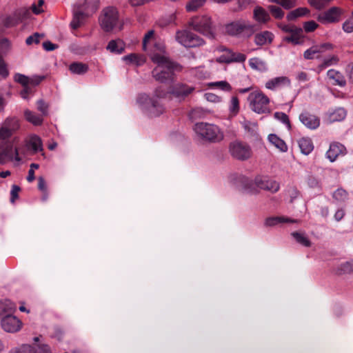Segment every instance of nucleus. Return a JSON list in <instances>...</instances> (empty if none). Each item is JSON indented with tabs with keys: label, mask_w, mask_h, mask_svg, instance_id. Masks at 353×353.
Returning a JSON list of instances; mask_svg holds the SVG:
<instances>
[{
	"label": "nucleus",
	"mask_w": 353,
	"mask_h": 353,
	"mask_svg": "<svg viewBox=\"0 0 353 353\" xmlns=\"http://www.w3.org/2000/svg\"><path fill=\"white\" fill-rule=\"evenodd\" d=\"M347 196V192L343 189H337L333 194V198L339 201H345Z\"/></svg>",
	"instance_id": "de8ad7c7"
},
{
	"label": "nucleus",
	"mask_w": 353,
	"mask_h": 353,
	"mask_svg": "<svg viewBox=\"0 0 353 353\" xmlns=\"http://www.w3.org/2000/svg\"><path fill=\"white\" fill-rule=\"evenodd\" d=\"M292 236L294 238L297 243L305 247H310L312 245L311 241L304 234L294 232L292 233Z\"/></svg>",
	"instance_id": "4c0bfd02"
},
{
	"label": "nucleus",
	"mask_w": 353,
	"mask_h": 353,
	"mask_svg": "<svg viewBox=\"0 0 353 353\" xmlns=\"http://www.w3.org/2000/svg\"><path fill=\"white\" fill-rule=\"evenodd\" d=\"M154 34V30H150V31H148L145 34V36L143 37V50H145V51L146 50L147 43H148V42L149 41L150 39L153 38Z\"/></svg>",
	"instance_id": "e2e57ef3"
},
{
	"label": "nucleus",
	"mask_w": 353,
	"mask_h": 353,
	"mask_svg": "<svg viewBox=\"0 0 353 353\" xmlns=\"http://www.w3.org/2000/svg\"><path fill=\"white\" fill-rule=\"evenodd\" d=\"M310 12V10L306 8H299L290 12L287 15V19L289 21H292L298 17H303Z\"/></svg>",
	"instance_id": "e433bc0d"
},
{
	"label": "nucleus",
	"mask_w": 353,
	"mask_h": 353,
	"mask_svg": "<svg viewBox=\"0 0 353 353\" xmlns=\"http://www.w3.org/2000/svg\"><path fill=\"white\" fill-rule=\"evenodd\" d=\"M14 80L21 83L23 87L29 86V77L23 74H17L14 77Z\"/></svg>",
	"instance_id": "864d4df0"
},
{
	"label": "nucleus",
	"mask_w": 353,
	"mask_h": 353,
	"mask_svg": "<svg viewBox=\"0 0 353 353\" xmlns=\"http://www.w3.org/2000/svg\"><path fill=\"white\" fill-rule=\"evenodd\" d=\"M274 38V34L269 31H263L260 33H257L254 36V43L256 45L262 46L265 45L270 44Z\"/></svg>",
	"instance_id": "5701e85b"
},
{
	"label": "nucleus",
	"mask_w": 353,
	"mask_h": 353,
	"mask_svg": "<svg viewBox=\"0 0 353 353\" xmlns=\"http://www.w3.org/2000/svg\"><path fill=\"white\" fill-rule=\"evenodd\" d=\"M43 79V76H34L31 78L29 77V86H36L39 85Z\"/></svg>",
	"instance_id": "0e129e2a"
},
{
	"label": "nucleus",
	"mask_w": 353,
	"mask_h": 353,
	"mask_svg": "<svg viewBox=\"0 0 353 353\" xmlns=\"http://www.w3.org/2000/svg\"><path fill=\"white\" fill-rule=\"evenodd\" d=\"M37 348L39 353H50V347L47 344H39Z\"/></svg>",
	"instance_id": "774afa93"
},
{
	"label": "nucleus",
	"mask_w": 353,
	"mask_h": 353,
	"mask_svg": "<svg viewBox=\"0 0 353 353\" xmlns=\"http://www.w3.org/2000/svg\"><path fill=\"white\" fill-rule=\"evenodd\" d=\"M30 15V11L29 9L26 8H20L15 12L14 17H9L6 19L5 25L8 27L13 26L17 24L20 21L28 18Z\"/></svg>",
	"instance_id": "6ab92c4d"
},
{
	"label": "nucleus",
	"mask_w": 353,
	"mask_h": 353,
	"mask_svg": "<svg viewBox=\"0 0 353 353\" xmlns=\"http://www.w3.org/2000/svg\"><path fill=\"white\" fill-rule=\"evenodd\" d=\"M15 309L14 304L10 301H0V315L11 312Z\"/></svg>",
	"instance_id": "79ce46f5"
},
{
	"label": "nucleus",
	"mask_w": 353,
	"mask_h": 353,
	"mask_svg": "<svg viewBox=\"0 0 353 353\" xmlns=\"http://www.w3.org/2000/svg\"><path fill=\"white\" fill-rule=\"evenodd\" d=\"M99 21L101 28L104 31L110 32L118 23L119 12L115 8H105L103 10Z\"/></svg>",
	"instance_id": "1a4fd4ad"
},
{
	"label": "nucleus",
	"mask_w": 353,
	"mask_h": 353,
	"mask_svg": "<svg viewBox=\"0 0 353 353\" xmlns=\"http://www.w3.org/2000/svg\"><path fill=\"white\" fill-rule=\"evenodd\" d=\"M37 110L41 112L42 115L48 114V105L43 99L37 101Z\"/></svg>",
	"instance_id": "3c124183"
},
{
	"label": "nucleus",
	"mask_w": 353,
	"mask_h": 353,
	"mask_svg": "<svg viewBox=\"0 0 353 353\" xmlns=\"http://www.w3.org/2000/svg\"><path fill=\"white\" fill-rule=\"evenodd\" d=\"M84 19V13L78 6L74 10V19L71 23L72 28H78L81 23V21Z\"/></svg>",
	"instance_id": "f704fd0d"
},
{
	"label": "nucleus",
	"mask_w": 353,
	"mask_h": 353,
	"mask_svg": "<svg viewBox=\"0 0 353 353\" xmlns=\"http://www.w3.org/2000/svg\"><path fill=\"white\" fill-rule=\"evenodd\" d=\"M333 49V45L330 43H324L320 45H316L311 47L304 52L303 57L305 59H313L318 58L316 54L323 53L327 50Z\"/></svg>",
	"instance_id": "dca6fc26"
},
{
	"label": "nucleus",
	"mask_w": 353,
	"mask_h": 353,
	"mask_svg": "<svg viewBox=\"0 0 353 353\" xmlns=\"http://www.w3.org/2000/svg\"><path fill=\"white\" fill-rule=\"evenodd\" d=\"M43 47L46 51H52L58 48V46L47 41L43 43Z\"/></svg>",
	"instance_id": "69168bd1"
},
{
	"label": "nucleus",
	"mask_w": 353,
	"mask_h": 353,
	"mask_svg": "<svg viewBox=\"0 0 353 353\" xmlns=\"http://www.w3.org/2000/svg\"><path fill=\"white\" fill-rule=\"evenodd\" d=\"M194 130L202 139L208 142H218L223 139V135L218 126L208 123H197Z\"/></svg>",
	"instance_id": "20e7f679"
},
{
	"label": "nucleus",
	"mask_w": 353,
	"mask_h": 353,
	"mask_svg": "<svg viewBox=\"0 0 353 353\" xmlns=\"http://www.w3.org/2000/svg\"><path fill=\"white\" fill-rule=\"evenodd\" d=\"M43 3H44L43 0H39L37 5L35 3H33L31 6L32 11L36 14H39L41 13L43 11L42 9V6L43 5Z\"/></svg>",
	"instance_id": "13d9d810"
},
{
	"label": "nucleus",
	"mask_w": 353,
	"mask_h": 353,
	"mask_svg": "<svg viewBox=\"0 0 353 353\" xmlns=\"http://www.w3.org/2000/svg\"><path fill=\"white\" fill-rule=\"evenodd\" d=\"M12 49L11 42L6 38L0 40V56L7 54Z\"/></svg>",
	"instance_id": "a19ab883"
},
{
	"label": "nucleus",
	"mask_w": 353,
	"mask_h": 353,
	"mask_svg": "<svg viewBox=\"0 0 353 353\" xmlns=\"http://www.w3.org/2000/svg\"><path fill=\"white\" fill-rule=\"evenodd\" d=\"M327 77L330 80H332L333 85L344 87L346 85V80L343 74L338 70L330 69L327 72Z\"/></svg>",
	"instance_id": "4be33fe9"
},
{
	"label": "nucleus",
	"mask_w": 353,
	"mask_h": 353,
	"mask_svg": "<svg viewBox=\"0 0 353 353\" xmlns=\"http://www.w3.org/2000/svg\"><path fill=\"white\" fill-rule=\"evenodd\" d=\"M339 61V58L336 55L333 54L332 56L327 57L324 58L323 59L321 63H320L318 65V67H317L318 72H320L323 71L324 69H325L330 66L337 65Z\"/></svg>",
	"instance_id": "c85d7f7f"
},
{
	"label": "nucleus",
	"mask_w": 353,
	"mask_h": 353,
	"mask_svg": "<svg viewBox=\"0 0 353 353\" xmlns=\"http://www.w3.org/2000/svg\"><path fill=\"white\" fill-rule=\"evenodd\" d=\"M9 353H37V350L30 345L23 344L20 347L12 349Z\"/></svg>",
	"instance_id": "58836bf2"
},
{
	"label": "nucleus",
	"mask_w": 353,
	"mask_h": 353,
	"mask_svg": "<svg viewBox=\"0 0 353 353\" xmlns=\"http://www.w3.org/2000/svg\"><path fill=\"white\" fill-rule=\"evenodd\" d=\"M239 183L244 191L250 194L256 193L257 188L273 193L279 190V184L276 181L270 180L266 176H256L253 181L243 176L239 178Z\"/></svg>",
	"instance_id": "f03ea898"
},
{
	"label": "nucleus",
	"mask_w": 353,
	"mask_h": 353,
	"mask_svg": "<svg viewBox=\"0 0 353 353\" xmlns=\"http://www.w3.org/2000/svg\"><path fill=\"white\" fill-rule=\"evenodd\" d=\"M176 39L185 48H195L204 43V40L202 38L186 30L177 31Z\"/></svg>",
	"instance_id": "9d476101"
},
{
	"label": "nucleus",
	"mask_w": 353,
	"mask_h": 353,
	"mask_svg": "<svg viewBox=\"0 0 353 353\" xmlns=\"http://www.w3.org/2000/svg\"><path fill=\"white\" fill-rule=\"evenodd\" d=\"M123 59L128 63H135L137 65H140L143 62V60L135 54L125 56Z\"/></svg>",
	"instance_id": "c03bdc74"
},
{
	"label": "nucleus",
	"mask_w": 353,
	"mask_h": 353,
	"mask_svg": "<svg viewBox=\"0 0 353 353\" xmlns=\"http://www.w3.org/2000/svg\"><path fill=\"white\" fill-rule=\"evenodd\" d=\"M209 86L216 88L223 91H230L232 89L231 85L225 81L212 82L209 83Z\"/></svg>",
	"instance_id": "37998d69"
},
{
	"label": "nucleus",
	"mask_w": 353,
	"mask_h": 353,
	"mask_svg": "<svg viewBox=\"0 0 353 353\" xmlns=\"http://www.w3.org/2000/svg\"><path fill=\"white\" fill-rule=\"evenodd\" d=\"M230 152L234 158L240 161H245L252 156V150L250 145L239 141L230 143Z\"/></svg>",
	"instance_id": "9b49d317"
},
{
	"label": "nucleus",
	"mask_w": 353,
	"mask_h": 353,
	"mask_svg": "<svg viewBox=\"0 0 353 353\" xmlns=\"http://www.w3.org/2000/svg\"><path fill=\"white\" fill-rule=\"evenodd\" d=\"M20 188L17 185H13L12 186V190L10 192L11 197H10V201L12 203H14L15 200L18 198V194L20 191Z\"/></svg>",
	"instance_id": "052dcab7"
},
{
	"label": "nucleus",
	"mask_w": 353,
	"mask_h": 353,
	"mask_svg": "<svg viewBox=\"0 0 353 353\" xmlns=\"http://www.w3.org/2000/svg\"><path fill=\"white\" fill-rule=\"evenodd\" d=\"M244 129L250 134L252 136H254L256 134L258 125L256 123H252L248 120H244L241 123Z\"/></svg>",
	"instance_id": "ea45409f"
},
{
	"label": "nucleus",
	"mask_w": 353,
	"mask_h": 353,
	"mask_svg": "<svg viewBox=\"0 0 353 353\" xmlns=\"http://www.w3.org/2000/svg\"><path fill=\"white\" fill-rule=\"evenodd\" d=\"M43 34H39L38 32L34 33L32 35L29 36L26 40V43L27 45H31L33 43L38 44L39 43L41 39L44 37Z\"/></svg>",
	"instance_id": "a18cd8bd"
},
{
	"label": "nucleus",
	"mask_w": 353,
	"mask_h": 353,
	"mask_svg": "<svg viewBox=\"0 0 353 353\" xmlns=\"http://www.w3.org/2000/svg\"><path fill=\"white\" fill-rule=\"evenodd\" d=\"M205 99L208 101L216 103L220 101V97L212 93H206L205 94Z\"/></svg>",
	"instance_id": "338daca9"
},
{
	"label": "nucleus",
	"mask_w": 353,
	"mask_h": 353,
	"mask_svg": "<svg viewBox=\"0 0 353 353\" xmlns=\"http://www.w3.org/2000/svg\"><path fill=\"white\" fill-rule=\"evenodd\" d=\"M230 112L233 114H236L239 110V102L236 97H232L231 99Z\"/></svg>",
	"instance_id": "603ef678"
},
{
	"label": "nucleus",
	"mask_w": 353,
	"mask_h": 353,
	"mask_svg": "<svg viewBox=\"0 0 353 353\" xmlns=\"http://www.w3.org/2000/svg\"><path fill=\"white\" fill-rule=\"evenodd\" d=\"M3 149L0 150V164H5L8 161H12L14 159L17 161H19L21 159L19 157L18 150L14 148L12 144L8 143Z\"/></svg>",
	"instance_id": "4468645a"
},
{
	"label": "nucleus",
	"mask_w": 353,
	"mask_h": 353,
	"mask_svg": "<svg viewBox=\"0 0 353 353\" xmlns=\"http://www.w3.org/2000/svg\"><path fill=\"white\" fill-rule=\"evenodd\" d=\"M69 70L75 74H84L88 71V65L81 62H74L70 65Z\"/></svg>",
	"instance_id": "7c9ffc66"
},
{
	"label": "nucleus",
	"mask_w": 353,
	"mask_h": 353,
	"mask_svg": "<svg viewBox=\"0 0 353 353\" xmlns=\"http://www.w3.org/2000/svg\"><path fill=\"white\" fill-rule=\"evenodd\" d=\"M164 51L165 47L163 45L160 43L154 45L151 59L157 65L153 69L152 74L157 81L161 83H168L174 79V70H180V68L168 57L161 54V52H164Z\"/></svg>",
	"instance_id": "f257e3e1"
},
{
	"label": "nucleus",
	"mask_w": 353,
	"mask_h": 353,
	"mask_svg": "<svg viewBox=\"0 0 353 353\" xmlns=\"http://www.w3.org/2000/svg\"><path fill=\"white\" fill-rule=\"evenodd\" d=\"M298 143L301 152L305 155L309 154L314 149L312 141L309 138H301Z\"/></svg>",
	"instance_id": "c756f323"
},
{
	"label": "nucleus",
	"mask_w": 353,
	"mask_h": 353,
	"mask_svg": "<svg viewBox=\"0 0 353 353\" xmlns=\"http://www.w3.org/2000/svg\"><path fill=\"white\" fill-rule=\"evenodd\" d=\"M19 120L16 117L6 118L0 125V146L10 143V139L19 129Z\"/></svg>",
	"instance_id": "423d86ee"
},
{
	"label": "nucleus",
	"mask_w": 353,
	"mask_h": 353,
	"mask_svg": "<svg viewBox=\"0 0 353 353\" xmlns=\"http://www.w3.org/2000/svg\"><path fill=\"white\" fill-rule=\"evenodd\" d=\"M318 26L319 25L314 21H309L305 22L303 24V28L306 32H311L314 31Z\"/></svg>",
	"instance_id": "5fc2aeb1"
},
{
	"label": "nucleus",
	"mask_w": 353,
	"mask_h": 353,
	"mask_svg": "<svg viewBox=\"0 0 353 353\" xmlns=\"http://www.w3.org/2000/svg\"><path fill=\"white\" fill-rule=\"evenodd\" d=\"M274 117L277 120L281 121L282 123L285 124L288 129L291 128L290 122L288 116L283 112H276L274 113Z\"/></svg>",
	"instance_id": "49530a36"
},
{
	"label": "nucleus",
	"mask_w": 353,
	"mask_h": 353,
	"mask_svg": "<svg viewBox=\"0 0 353 353\" xmlns=\"http://www.w3.org/2000/svg\"><path fill=\"white\" fill-rule=\"evenodd\" d=\"M24 116L27 121L35 125H41L43 122V119L41 117L36 114L34 112L29 110H25Z\"/></svg>",
	"instance_id": "c9c22d12"
},
{
	"label": "nucleus",
	"mask_w": 353,
	"mask_h": 353,
	"mask_svg": "<svg viewBox=\"0 0 353 353\" xmlns=\"http://www.w3.org/2000/svg\"><path fill=\"white\" fill-rule=\"evenodd\" d=\"M352 270V265L348 263H344L340 265L339 268V274H346L349 273Z\"/></svg>",
	"instance_id": "4d7b16f0"
},
{
	"label": "nucleus",
	"mask_w": 353,
	"mask_h": 353,
	"mask_svg": "<svg viewBox=\"0 0 353 353\" xmlns=\"http://www.w3.org/2000/svg\"><path fill=\"white\" fill-rule=\"evenodd\" d=\"M189 24L195 31L210 39L214 38L216 27L210 17L203 15L192 17Z\"/></svg>",
	"instance_id": "39448f33"
},
{
	"label": "nucleus",
	"mask_w": 353,
	"mask_h": 353,
	"mask_svg": "<svg viewBox=\"0 0 353 353\" xmlns=\"http://www.w3.org/2000/svg\"><path fill=\"white\" fill-rule=\"evenodd\" d=\"M226 32L232 36L250 37L255 31V25L245 21H237L225 26Z\"/></svg>",
	"instance_id": "6e6552de"
},
{
	"label": "nucleus",
	"mask_w": 353,
	"mask_h": 353,
	"mask_svg": "<svg viewBox=\"0 0 353 353\" xmlns=\"http://www.w3.org/2000/svg\"><path fill=\"white\" fill-rule=\"evenodd\" d=\"M290 81L286 77H278L268 80L265 83V88L268 90H274L283 87H290Z\"/></svg>",
	"instance_id": "aec40b11"
},
{
	"label": "nucleus",
	"mask_w": 353,
	"mask_h": 353,
	"mask_svg": "<svg viewBox=\"0 0 353 353\" xmlns=\"http://www.w3.org/2000/svg\"><path fill=\"white\" fill-rule=\"evenodd\" d=\"M299 119L305 127L312 130L317 128L320 125L319 118L306 111L300 114Z\"/></svg>",
	"instance_id": "f3484780"
},
{
	"label": "nucleus",
	"mask_w": 353,
	"mask_h": 353,
	"mask_svg": "<svg viewBox=\"0 0 353 353\" xmlns=\"http://www.w3.org/2000/svg\"><path fill=\"white\" fill-rule=\"evenodd\" d=\"M268 10L276 19H282L284 16V12L278 6L270 5Z\"/></svg>",
	"instance_id": "09e8293b"
},
{
	"label": "nucleus",
	"mask_w": 353,
	"mask_h": 353,
	"mask_svg": "<svg viewBox=\"0 0 353 353\" xmlns=\"http://www.w3.org/2000/svg\"><path fill=\"white\" fill-rule=\"evenodd\" d=\"M280 5L285 9L289 10L296 6V0H282Z\"/></svg>",
	"instance_id": "bf43d9fd"
},
{
	"label": "nucleus",
	"mask_w": 353,
	"mask_h": 353,
	"mask_svg": "<svg viewBox=\"0 0 353 353\" xmlns=\"http://www.w3.org/2000/svg\"><path fill=\"white\" fill-rule=\"evenodd\" d=\"M0 75L6 78L8 75V70L7 66L1 56H0Z\"/></svg>",
	"instance_id": "680f3d73"
},
{
	"label": "nucleus",
	"mask_w": 353,
	"mask_h": 353,
	"mask_svg": "<svg viewBox=\"0 0 353 353\" xmlns=\"http://www.w3.org/2000/svg\"><path fill=\"white\" fill-rule=\"evenodd\" d=\"M253 17L259 23H266L270 20L268 11L261 6H256L253 11Z\"/></svg>",
	"instance_id": "a878e982"
},
{
	"label": "nucleus",
	"mask_w": 353,
	"mask_h": 353,
	"mask_svg": "<svg viewBox=\"0 0 353 353\" xmlns=\"http://www.w3.org/2000/svg\"><path fill=\"white\" fill-rule=\"evenodd\" d=\"M297 219H292L285 216H271L265 220L264 225L266 227H273L283 223H298Z\"/></svg>",
	"instance_id": "393cba45"
},
{
	"label": "nucleus",
	"mask_w": 353,
	"mask_h": 353,
	"mask_svg": "<svg viewBox=\"0 0 353 353\" xmlns=\"http://www.w3.org/2000/svg\"><path fill=\"white\" fill-rule=\"evenodd\" d=\"M346 153L345 147L339 142H333L330 144L329 150L327 151V158L331 161H334L340 155H344Z\"/></svg>",
	"instance_id": "a211bd4d"
},
{
	"label": "nucleus",
	"mask_w": 353,
	"mask_h": 353,
	"mask_svg": "<svg viewBox=\"0 0 353 353\" xmlns=\"http://www.w3.org/2000/svg\"><path fill=\"white\" fill-rule=\"evenodd\" d=\"M26 145L28 149L32 150L34 153L43 150L41 139L37 135H32L28 141Z\"/></svg>",
	"instance_id": "cd10ccee"
},
{
	"label": "nucleus",
	"mask_w": 353,
	"mask_h": 353,
	"mask_svg": "<svg viewBox=\"0 0 353 353\" xmlns=\"http://www.w3.org/2000/svg\"><path fill=\"white\" fill-rule=\"evenodd\" d=\"M346 111L343 108H339L327 114V120L329 123L343 121L346 117Z\"/></svg>",
	"instance_id": "bb28decb"
},
{
	"label": "nucleus",
	"mask_w": 353,
	"mask_h": 353,
	"mask_svg": "<svg viewBox=\"0 0 353 353\" xmlns=\"http://www.w3.org/2000/svg\"><path fill=\"white\" fill-rule=\"evenodd\" d=\"M107 49L111 52L121 54L124 50V43L121 40H112L107 46Z\"/></svg>",
	"instance_id": "473e14b6"
},
{
	"label": "nucleus",
	"mask_w": 353,
	"mask_h": 353,
	"mask_svg": "<svg viewBox=\"0 0 353 353\" xmlns=\"http://www.w3.org/2000/svg\"><path fill=\"white\" fill-rule=\"evenodd\" d=\"M194 90V87L193 86L183 83H177L170 88L169 92L175 98L179 100H184Z\"/></svg>",
	"instance_id": "f8f14e48"
},
{
	"label": "nucleus",
	"mask_w": 353,
	"mask_h": 353,
	"mask_svg": "<svg viewBox=\"0 0 353 353\" xmlns=\"http://www.w3.org/2000/svg\"><path fill=\"white\" fill-rule=\"evenodd\" d=\"M163 95V92L157 88L154 91V97L141 94L137 98V102L149 117H158L164 112V107L159 99Z\"/></svg>",
	"instance_id": "7ed1b4c3"
},
{
	"label": "nucleus",
	"mask_w": 353,
	"mask_h": 353,
	"mask_svg": "<svg viewBox=\"0 0 353 353\" xmlns=\"http://www.w3.org/2000/svg\"><path fill=\"white\" fill-rule=\"evenodd\" d=\"M268 140L273 145L279 149L280 151L286 152L288 150V146L276 134H270L268 136Z\"/></svg>",
	"instance_id": "2f4dec72"
},
{
	"label": "nucleus",
	"mask_w": 353,
	"mask_h": 353,
	"mask_svg": "<svg viewBox=\"0 0 353 353\" xmlns=\"http://www.w3.org/2000/svg\"><path fill=\"white\" fill-rule=\"evenodd\" d=\"M303 29L296 27L293 32H290L289 35L283 37V41L292 43L294 45L301 44L303 42Z\"/></svg>",
	"instance_id": "412c9836"
},
{
	"label": "nucleus",
	"mask_w": 353,
	"mask_h": 353,
	"mask_svg": "<svg viewBox=\"0 0 353 353\" xmlns=\"http://www.w3.org/2000/svg\"><path fill=\"white\" fill-rule=\"evenodd\" d=\"M207 0H190L185 5L187 12H196L201 8L206 3Z\"/></svg>",
	"instance_id": "72a5a7b5"
},
{
	"label": "nucleus",
	"mask_w": 353,
	"mask_h": 353,
	"mask_svg": "<svg viewBox=\"0 0 353 353\" xmlns=\"http://www.w3.org/2000/svg\"><path fill=\"white\" fill-rule=\"evenodd\" d=\"M252 110L263 114L269 112V98L261 91L256 90L251 92L248 98Z\"/></svg>",
	"instance_id": "0eeeda50"
},
{
	"label": "nucleus",
	"mask_w": 353,
	"mask_h": 353,
	"mask_svg": "<svg viewBox=\"0 0 353 353\" xmlns=\"http://www.w3.org/2000/svg\"><path fill=\"white\" fill-rule=\"evenodd\" d=\"M308 2L317 10H321L326 6L325 0H308Z\"/></svg>",
	"instance_id": "6e6d98bb"
},
{
	"label": "nucleus",
	"mask_w": 353,
	"mask_h": 353,
	"mask_svg": "<svg viewBox=\"0 0 353 353\" xmlns=\"http://www.w3.org/2000/svg\"><path fill=\"white\" fill-rule=\"evenodd\" d=\"M2 328L8 332H16L21 329V322L16 316L7 315L1 320Z\"/></svg>",
	"instance_id": "2eb2a0df"
},
{
	"label": "nucleus",
	"mask_w": 353,
	"mask_h": 353,
	"mask_svg": "<svg viewBox=\"0 0 353 353\" xmlns=\"http://www.w3.org/2000/svg\"><path fill=\"white\" fill-rule=\"evenodd\" d=\"M342 28L344 32L347 33H351L353 32V17L352 14L348 18L342 26Z\"/></svg>",
	"instance_id": "8fccbe9b"
},
{
	"label": "nucleus",
	"mask_w": 353,
	"mask_h": 353,
	"mask_svg": "<svg viewBox=\"0 0 353 353\" xmlns=\"http://www.w3.org/2000/svg\"><path fill=\"white\" fill-rule=\"evenodd\" d=\"M221 50L228 52L229 56L228 58L221 57L219 58L220 61H225L226 63L243 62L246 59L245 55L242 53H240V52H232V51H231L228 49L224 48H222L221 49Z\"/></svg>",
	"instance_id": "b1692460"
},
{
	"label": "nucleus",
	"mask_w": 353,
	"mask_h": 353,
	"mask_svg": "<svg viewBox=\"0 0 353 353\" xmlns=\"http://www.w3.org/2000/svg\"><path fill=\"white\" fill-rule=\"evenodd\" d=\"M343 13L342 9L338 7H332L326 12L320 14L318 20L323 23H336L340 21Z\"/></svg>",
	"instance_id": "ddd939ff"
}]
</instances>
